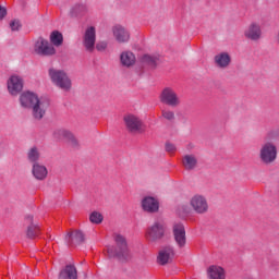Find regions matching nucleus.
I'll list each match as a JSON object with an SVG mask.
<instances>
[{"mask_svg": "<svg viewBox=\"0 0 279 279\" xmlns=\"http://www.w3.org/2000/svg\"><path fill=\"white\" fill-rule=\"evenodd\" d=\"M20 106L26 110H33L34 119L40 121L47 114L50 102L46 97H38L34 92H23L20 95Z\"/></svg>", "mask_w": 279, "mask_h": 279, "instance_id": "1", "label": "nucleus"}, {"mask_svg": "<svg viewBox=\"0 0 279 279\" xmlns=\"http://www.w3.org/2000/svg\"><path fill=\"white\" fill-rule=\"evenodd\" d=\"M113 241L116 242V246H109L107 248L108 255L110 258L125 260V258L130 256V250L128 248V241L125 240V236L120 233H114Z\"/></svg>", "mask_w": 279, "mask_h": 279, "instance_id": "2", "label": "nucleus"}, {"mask_svg": "<svg viewBox=\"0 0 279 279\" xmlns=\"http://www.w3.org/2000/svg\"><path fill=\"white\" fill-rule=\"evenodd\" d=\"M48 75L50 77L51 83L57 86V88H60L61 90H64L65 93H69L71 90L73 83L71 82V77H69V74L64 70L50 68L48 71Z\"/></svg>", "mask_w": 279, "mask_h": 279, "instance_id": "3", "label": "nucleus"}, {"mask_svg": "<svg viewBox=\"0 0 279 279\" xmlns=\"http://www.w3.org/2000/svg\"><path fill=\"white\" fill-rule=\"evenodd\" d=\"M159 100L161 104H165L166 106H170L171 108H178L180 104H182V100L180 99V96L175 92V89L171 87H165L160 95Z\"/></svg>", "mask_w": 279, "mask_h": 279, "instance_id": "4", "label": "nucleus"}, {"mask_svg": "<svg viewBox=\"0 0 279 279\" xmlns=\"http://www.w3.org/2000/svg\"><path fill=\"white\" fill-rule=\"evenodd\" d=\"M259 157L262 162L271 165L278 158V148L271 142L265 143L259 150Z\"/></svg>", "mask_w": 279, "mask_h": 279, "instance_id": "5", "label": "nucleus"}, {"mask_svg": "<svg viewBox=\"0 0 279 279\" xmlns=\"http://www.w3.org/2000/svg\"><path fill=\"white\" fill-rule=\"evenodd\" d=\"M25 82L23 81V76L19 74H12L7 80V90L9 95L12 97H17L23 92V86Z\"/></svg>", "mask_w": 279, "mask_h": 279, "instance_id": "6", "label": "nucleus"}, {"mask_svg": "<svg viewBox=\"0 0 279 279\" xmlns=\"http://www.w3.org/2000/svg\"><path fill=\"white\" fill-rule=\"evenodd\" d=\"M190 206L196 215H206L208 213V199L202 194H195L190 198Z\"/></svg>", "mask_w": 279, "mask_h": 279, "instance_id": "7", "label": "nucleus"}, {"mask_svg": "<svg viewBox=\"0 0 279 279\" xmlns=\"http://www.w3.org/2000/svg\"><path fill=\"white\" fill-rule=\"evenodd\" d=\"M172 234L178 250H184L186 247V229L184 225L180 222L174 223Z\"/></svg>", "mask_w": 279, "mask_h": 279, "instance_id": "8", "label": "nucleus"}, {"mask_svg": "<svg viewBox=\"0 0 279 279\" xmlns=\"http://www.w3.org/2000/svg\"><path fill=\"white\" fill-rule=\"evenodd\" d=\"M34 51L37 56H56V48L43 37H39L34 45Z\"/></svg>", "mask_w": 279, "mask_h": 279, "instance_id": "9", "label": "nucleus"}, {"mask_svg": "<svg viewBox=\"0 0 279 279\" xmlns=\"http://www.w3.org/2000/svg\"><path fill=\"white\" fill-rule=\"evenodd\" d=\"M53 138H56V141H65V143H69L71 147H77V145H80V142L77 141V137H75V134L66 129L54 130Z\"/></svg>", "mask_w": 279, "mask_h": 279, "instance_id": "10", "label": "nucleus"}, {"mask_svg": "<svg viewBox=\"0 0 279 279\" xmlns=\"http://www.w3.org/2000/svg\"><path fill=\"white\" fill-rule=\"evenodd\" d=\"M124 123L129 132H144L145 130L143 120L132 113L124 116Z\"/></svg>", "mask_w": 279, "mask_h": 279, "instance_id": "11", "label": "nucleus"}, {"mask_svg": "<svg viewBox=\"0 0 279 279\" xmlns=\"http://www.w3.org/2000/svg\"><path fill=\"white\" fill-rule=\"evenodd\" d=\"M165 236V222L156 221L146 230V239L148 241H158Z\"/></svg>", "mask_w": 279, "mask_h": 279, "instance_id": "12", "label": "nucleus"}, {"mask_svg": "<svg viewBox=\"0 0 279 279\" xmlns=\"http://www.w3.org/2000/svg\"><path fill=\"white\" fill-rule=\"evenodd\" d=\"M97 41V32L95 31V27L90 26L86 28L84 36H83V47L88 51L89 53H93L95 51V43Z\"/></svg>", "mask_w": 279, "mask_h": 279, "instance_id": "13", "label": "nucleus"}, {"mask_svg": "<svg viewBox=\"0 0 279 279\" xmlns=\"http://www.w3.org/2000/svg\"><path fill=\"white\" fill-rule=\"evenodd\" d=\"M141 206L144 213H158L160 203L154 196H145L141 202Z\"/></svg>", "mask_w": 279, "mask_h": 279, "instance_id": "14", "label": "nucleus"}, {"mask_svg": "<svg viewBox=\"0 0 279 279\" xmlns=\"http://www.w3.org/2000/svg\"><path fill=\"white\" fill-rule=\"evenodd\" d=\"M173 258H175V250L173 246H166L159 251L157 262L159 265H168Z\"/></svg>", "mask_w": 279, "mask_h": 279, "instance_id": "15", "label": "nucleus"}, {"mask_svg": "<svg viewBox=\"0 0 279 279\" xmlns=\"http://www.w3.org/2000/svg\"><path fill=\"white\" fill-rule=\"evenodd\" d=\"M244 36L248 40H260V37L263 36L260 24L256 22L251 23L244 31Z\"/></svg>", "mask_w": 279, "mask_h": 279, "instance_id": "16", "label": "nucleus"}, {"mask_svg": "<svg viewBox=\"0 0 279 279\" xmlns=\"http://www.w3.org/2000/svg\"><path fill=\"white\" fill-rule=\"evenodd\" d=\"M214 62L218 69H228L230 62H232V57L228 52H219L215 56Z\"/></svg>", "mask_w": 279, "mask_h": 279, "instance_id": "17", "label": "nucleus"}, {"mask_svg": "<svg viewBox=\"0 0 279 279\" xmlns=\"http://www.w3.org/2000/svg\"><path fill=\"white\" fill-rule=\"evenodd\" d=\"M209 279H226V269L221 266L211 265L207 268Z\"/></svg>", "mask_w": 279, "mask_h": 279, "instance_id": "18", "label": "nucleus"}, {"mask_svg": "<svg viewBox=\"0 0 279 279\" xmlns=\"http://www.w3.org/2000/svg\"><path fill=\"white\" fill-rule=\"evenodd\" d=\"M32 173L35 180H46L49 171L47 170V167L35 162L32 168Z\"/></svg>", "mask_w": 279, "mask_h": 279, "instance_id": "19", "label": "nucleus"}, {"mask_svg": "<svg viewBox=\"0 0 279 279\" xmlns=\"http://www.w3.org/2000/svg\"><path fill=\"white\" fill-rule=\"evenodd\" d=\"M120 62L122 66L130 69V66H134V64H136V56H134L132 51H123L120 54Z\"/></svg>", "mask_w": 279, "mask_h": 279, "instance_id": "20", "label": "nucleus"}, {"mask_svg": "<svg viewBox=\"0 0 279 279\" xmlns=\"http://www.w3.org/2000/svg\"><path fill=\"white\" fill-rule=\"evenodd\" d=\"M113 36L118 43H128L130 40V33L123 26H114Z\"/></svg>", "mask_w": 279, "mask_h": 279, "instance_id": "21", "label": "nucleus"}, {"mask_svg": "<svg viewBox=\"0 0 279 279\" xmlns=\"http://www.w3.org/2000/svg\"><path fill=\"white\" fill-rule=\"evenodd\" d=\"M65 240L71 245H80V243H84V233L82 231H72L66 234Z\"/></svg>", "mask_w": 279, "mask_h": 279, "instance_id": "22", "label": "nucleus"}, {"mask_svg": "<svg viewBox=\"0 0 279 279\" xmlns=\"http://www.w3.org/2000/svg\"><path fill=\"white\" fill-rule=\"evenodd\" d=\"M59 279H77V269L73 265H68L59 275Z\"/></svg>", "mask_w": 279, "mask_h": 279, "instance_id": "23", "label": "nucleus"}, {"mask_svg": "<svg viewBox=\"0 0 279 279\" xmlns=\"http://www.w3.org/2000/svg\"><path fill=\"white\" fill-rule=\"evenodd\" d=\"M182 165L184 169L191 171L197 167V157L195 155H185L182 159Z\"/></svg>", "mask_w": 279, "mask_h": 279, "instance_id": "24", "label": "nucleus"}, {"mask_svg": "<svg viewBox=\"0 0 279 279\" xmlns=\"http://www.w3.org/2000/svg\"><path fill=\"white\" fill-rule=\"evenodd\" d=\"M64 38L62 37V33L58 31H53L50 34V41L54 45V47H60L62 45Z\"/></svg>", "mask_w": 279, "mask_h": 279, "instance_id": "25", "label": "nucleus"}, {"mask_svg": "<svg viewBox=\"0 0 279 279\" xmlns=\"http://www.w3.org/2000/svg\"><path fill=\"white\" fill-rule=\"evenodd\" d=\"M27 158L29 162H34V165L38 162V160H40V151L38 150V148L32 147L27 153Z\"/></svg>", "mask_w": 279, "mask_h": 279, "instance_id": "26", "label": "nucleus"}, {"mask_svg": "<svg viewBox=\"0 0 279 279\" xmlns=\"http://www.w3.org/2000/svg\"><path fill=\"white\" fill-rule=\"evenodd\" d=\"M38 234H40V228L36 225H31L27 228V238L28 239H36V236H38Z\"/></svg>", "mask_w": 279, "mask_h": 279, "instance_id": "27", "label": "nucleus"}, {"mask_svg": "<svg viewBox=\"0 0 279 279\" xmlns=\"http://www.w3.org/2000/svg\"><path fill=\"white\" fill-rule=\"evenodd\" d=\"M89 221L92 223H96V226H99V223H101V221H104V215H101V213H99V211H93L89 215Z\"/></svg>", "mask_w": 279, "mask_h": 279, "instance_id": "28", "label": "nucleus"}, {"mask_svg": "<svg viewBox=\"0 0 279 279\" xmlns=\"http://www.w3.org/2000/svg\"><path fill=\"white\" fill-rule=\"evenodd\" d=\"M143 64H147L148 66H156V58L149 54H145L142 57Z\"/></svg>", "mask_w": 279, "mask_h": 279, "instance_id": "29", "label": "nucleus"}, {"mask_svg": "<svg viewBox=\"0 0 279 279\" xmlns=\"http://www.w3.org/2000/svg\"><path fill=\"white\" fill-rule=\"evenodd\" d=\"M161 117L167 119V121H173L175 119V113L170 109H163L161 111Z\"/></svg>", "mask_w": 279, "mask_h": 279, "instance_id": "30", "label": "nucleus"}, {"mask_svg": "<svg viewBox=\"0 0 279 279\" xmlns=\"http://www.w3.org/2000/svg\"><path fill=\"white\" fill-rule=\"evenodd\" d=\"M10 27H11L12 32H19L21 29V21H19V20L11 21Z\"/></svg>", "mask_w": 279, "mask_h": 279, "instance_id": "31", "label": "nucleus"}, {"mask_svg": "<svg viewBox=\"0 0 279 279\" xmlns=\"http://www.w3.org/2000/svg\"><path fill=\"white\" fill-rule=\"evenodd\" d=\"M107 47H108V43H106V41H98L96 44L97 51H106Z\"/></svg>", "mask_w": 279, "mask_h": 279, "instance_id": "32", "label": "nucleus"}, {"mask_svg": "<svg viewBox=\"0 0 279 279\" xmlns=\"http://www.w3.org/2000/svg\"><path fill=\"white\" fill-rule=\"evenodd\" d=\"M166 150L169 153V154H173V151H175V145L171 144V143H167L166 144Z\"/></svg>", "mask_w": 279, "mask_h": 279, "instance_id": "33", "label": "nucleus"}, {"mask_svg": "<svg viewBox=\"0 0 279 279\" xmlns=\"http://www.w3.org/2000/svg\"><path fill=\"white\" fill-rule=\"evenodd\" d=\"M7 14L8 12L5 11V8L0 7V19H3Z\"/></svg>", "mask_w": 279, "mask_h": 279, "instance_id": "34", "label": "nucleus"}]
</instances>
